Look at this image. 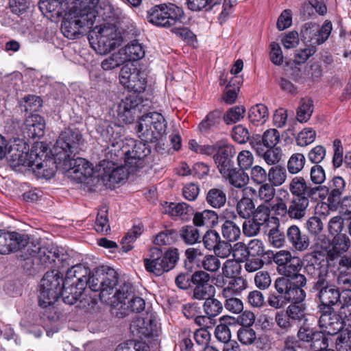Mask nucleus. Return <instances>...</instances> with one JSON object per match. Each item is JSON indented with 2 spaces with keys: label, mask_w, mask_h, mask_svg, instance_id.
<instances>
[{
  "label": "nucleus",
  "mask_w": 351,
  "mask_h": 351,
  "mask_svg": "<svg viewBox=\"0 0 351 351\" xmlns=\"http://www.w3.org/2000/svg\"><path fill=\"white\" fill-rule=\"evenodd\" d=\"M91 47L99 54H106L119 47L123 38L117 27L112 24L95 27L88 35Z\"/></svg>",
  "instance_id": "obj_1"
},
{
  "label": "nucleus",
  "mask_w": 351,
  "mask_h": 351,
  "mask_svg": "<svg viewBox=\"0 0 351 351\" xmlns=\"http://www.w3.org/2000/svg\"><path fill=\"white\" fill-rule=\"evenodd\" d=\"M14 139V143L10 145L8 151V162L12 167L25 166L31 167L33 170H40L47 166V162L40 161L41 158L37 152L34 150L28 152V145L24 139Z\"/></svg>",
  "instance_id": "obj_2"
},
{
  "label": "nucleus",
  "mask_w": 351,
  "mask_h": 351,
  "mask_svg": "<svg viewBox=\"0 0 351 351\" xmlns=\"http://www.w3.org/2000/svg\"><path fill=\"white\" fill-rule=\"evenodd\" d=\"M184 18L182 8L172 3L155 5L147 12V16L150 23L166 28L182 25Z\"/></svg>",
  "instance_id": "obj_3"
},
{
  "label": "nucleus",
  "mask_w": 351,
  "mask_h": 351,
  "mask_svg": "<svg viewBox=\"0 0 351 351\" xmlns=\"http://www.w3.org/2000/svg\"><path fill=\"white\" fill-rule=\"evenodd\" d=\"M84 139L77 129L66 128L62 131L51 149L54 157L52 162L69 158L79 152Z\"/></svg>",
  "instance_id": "obj_4"
},
{
  "label": "nucleus",
  "mask_w": 351,
  "mask_h": 351,
  "mask_svg": "<svg viewBox=\"0 0 351 351\" xmlns=\"http://www.w3.org/2000/svg\"><path fill=\"white\" fill-rule=\"evenodd\" d=\"M179 260L178 249L167 250L165 253L158 247L149 250V258L144 259V265L147 271L156 276H161L173 269Z\"/></svg>",
  "instance_id": "obj_5"
},
{
  "label": "nucleus",
  "mask_w": 351,
  "mask_h": 351,
  "mask_svg": "<svg viewBox=\"0 0 351 351\" xmlns=\"http://www.w3.org/2000/svg\"><path fill=\"white\" fill-rule=\"evenodd\" d=\"M64 280L58 270L46 272L41 279L38 304L42 308L53 305L59 298Z\"/></svg>",
  "instance_id": "obj_6"
},
{
  "label": "nucleus",
  "mask_w": 351,
  "mask_h": 351,
  "mask_svg": "<svg viewBox=\"0 0 351 351\" xmlns=\"http://www.w3.org/2000/svg\"><path fill=\"white\" fill-rule=\"evenodd\" d=\"M119 282L117 271L108 266L96 268L89 278V288L99 292L100 300L104 302L108 299Z\"/></svg>",
  "instance_id": "obj_7"
},
{
  "label": "nucleus",
  "mask_w": 351,
  "mask_h": 351,
  "mask_svg": "<svg viewBox=\"0 0 351 351\" xmlns=\"http://www.w3.org/2000/svg\"><path fill=\"white\" fill-rule=\"evenodd\" d=\"M166 128L164 117L160 113L151 112L141 117L137 132L141 140L156 143L165 133Z\"/></svg>",
  "instance_id": "obj_8"
},
{
  "label": "nucleus",
  "mask_w": 351,
  "mask_h": 351,
  "mask_svg": "<svg viewBox=\"0 0 351 351\" xmlns=\"http://www.w3.org/2000/svg\"><path fill=\"white\" fill-rule=\"evenodd\" d=\"M332 29L330 21L326 20L321 27L314 22L306 23L301 29V40L311 47L322 45L328 38Z\"/></svg>",
  "instance_id": "obj_9"
},
{
  "label": "nucleus",
  "mask_w": 351,
  "mask_h": 351,
  "mask_svg": "<svg viewBox=\"0 0 351 351\" xmlns=\"http://www.w3.org/2000/svg\"><path fill=\"white\" fill-rule=\"evenodd\" d=\"M143 141H136L134 139L128 141L125 145L121 147V154L124 155L125 166L131 169L140 168L143 167V159L147 156L150 152V148Z\"/></svg>",
  "instance_id": "obj_10"
},
{
  "label": "nucleus",
  "mask_w": 351,
  "mask_h": 351,
  "mask_svg": "<svg viewBox=\"0 0 351 351\" xmlns=\"http://www.w3.org/2000/svg\"><path fill=\"white\" fill-rule=\"evenodd\" d=\"M61 30L64 36L69 39H75L83 34L82 29L84 27H91L94 20L86 19L84 15L79 14L77 12L69 9L63 15Z\"/></svg>",
  "instance_id": "obj_11"
},
{
  "label": "nucleus",
  "mask_w": 351,
  "mask_h": 351,
  "mask_svg": "<svg viewBox=\"0 0 351 351\" xmlns=\"http://www.w3.org/2000/svg\"><path fill=\"white\" fill-rule=\"evenodd\" d=\"M312 291L316 293L317 309L334 308L340 301L339 288L331 282L330 278L318 285H313Z\"/></svg>",
  "instance_id": "obj_12"
},
{
  "label": "nucleus",
  "mask_w": 351,
  "mask_h": 351,
  "mask_svg": "<svg viewBox=\"0 0 351 351\" xmlns=\"http://www.w3.org/2000/svg\"><path fill=\"white\" fill-rule=\"evenodd\" d=\"M274 291H270L267 302L274 309H283L291 302L295 300L293 295L291 284L285 280V277H278L274 282Z\"/></svg>",
  "instance_id": "obj_13"
},
{
  "label": "nucleus",
  "mask_w": 351,
  "mask_h": 351,
  "mask_svg": "<svg viewBox=\"0 0 351 351\" xmlns=\"http://www.w3.org/2000/svg\"><path fill=\"white\" fill-rule=\"evenodd\" d=\"M52 164H56V167H62L70 177L81 182L93 174L91 165L86 160L80 157L74 158L71 156L69 158L52 162Z\"/></svg>",
  "instance_id": "obj_14"
},
{
  "label": "nucleus",
  "mask_w": 351,
  "mask_h": 351,
  "mask_svg": "<svg viewBox=\"0 0 351 351\" xmlns=\"http://www.w3.org/2000/svg\"><path fill=\"white\" fill-rule=\"evenodd\" d=\"M273 261L277 265V271L285 278L295 275L303 266V263L298 256H293L290 251L285 250L274 254Z\"/></svg>",
  "instance_id": "obj_15"
},
{
  "label": "nucleus",
  "mask_w": 351,
  "mask_h": 351,
  "mask_svg": "<svg viewBox=\"0 0 351 351\" xmlns=\"http://www.w3.org/2000/svg\"><path fill=\"white\" fill-rule=\"evenodd\" d=\"M317 313L319 315L318 326L323 335H334L343 328V321L334 308L317 309Z\"/></svg>",
  "instance_id": "obj_16"
},
{
  "label": "nucleus",
  "mask_w": 351,
  "mask_h": 351,
  "mask_svg": "<svg viewBox=\"0 0 351 351\" xmlns=\"http://www.w3.org/2000/svg\"><path fill=\"white\" fill-rule=\"evenodd\" d=\"M28 243V235L0 230V254H8L21 250Z\"/></svg>",
  "instance_id": "obj_17"
},
{
  "label": "nucleus",
  "mask_w": 351,
  "mask_h": 351,
  "mask_svg": "<svg viewBox=\"0 0 351 351\" xmlns=\"http://www.w3.org/2000/svg\"><path fill=\"white\" fill-rule=\"evenodd\" d=\"M306 264L304 271L306 274L314 279L313 285H318L330 278L328 267L324 260H320L315 254L306 256Z\"/></svg>",
  "instance_id": "obj_18"
},
{
  "label": "nucleus",
  "mask_w": 351,
  "mask_h": 351,
  "mask_svg": "<svg viewBox=\"0 0 351 351\" xmlns=\"http://www.w3.org/2000/svg\"><path fill=\"white\" fill-rule=\"evenodd\" d=\"M236 154L233 145L220 141L217 144V151L213 155V159L221 174L226 173L228 170L234 167L233 158Z\"/></svg>",
  "instance_id": "obj_19"
},
{
  "label": "nucleus",
  "mask_w": 351,
  "mask_h": 351,
  "mask_svg": "<svg viewBox=\"0 0 351 351\" xmlns=\"http://www.w3.org/2000/svg\"><path fill=\"white\" fill-rule=\"evenodd\" d=\"M348 221L341 216H335L330 219L328 223V231L335 236L334 241L338 245L339 250L346 252L350 246V239L346 234Z\"/></svg>",
  "instance_id": "obj_20"
},
{
  "label": "nucleus",
  "mask_w": 351,
  "mask_h": 351,
  "mask_svg": "<svg viewBox=\"0 0 351 351\" xmlns=\"http://www.w3.org/2000/svg\"><path fill=\"white\" fill-rule=\"evenodd\" d=\"M202 242L206 249L213 251L218 256L225 258L230 255L231 245L221 240L215 230H207L202 237Z\"/></svg>",
  "instance_id": "obj_21"
},
{
  "label": "nucleus",
  "mask_w": 351,
  "mask_h": 351,
  "mask_svg": "<svg viewBox=\"0 0 351 351\" xmlns=\"http://www.w3.org/2000/svg\"><path fill=\"white\" fill-rule=\"evenodd\" d=\"M130 330L134 336L143 339L156 335L157 326L152 315L145 317H137L130 324Z\"/></svg>",
  "instance_id": "obj_22"
},
{
  "label": "nucleus",
  "mask_w": 351,
  "mask_h": 351,
  "mask_svg": "<svg viewBox=\"0 0 351 351\" xmlns=\"http://www.w3.org/2000/svg\"><path fill=\"white\" fill-rule=\"evenodd\" d=\"M45 121L39 114H31L24 121L22 126L23 138L25 139L40 138L44 135Z\"/></svg>",
  "instance_id": "obj_23"
},
{
  "label": "nucleus",
  "mask_w": 351,
  "mask_h": 351,
  "mask_svg": "<svg viewBox=\"0 0 351 351\" xmlns=\"http://www.w3.org/2000/svg\"><path fill=\"white\" fill-rule=\"evenodd\" d=\"M139 100L135 95H130L118 104L117 112L120 120L125 123L134 121L136 110H139Z\"/></svg>",
  "instance_id": "obj_24"
},
{
  "label": "nucleus",
  "mask_w": 351,
  "mask_h": 351,
  "mask_svg": "<svg viewBox=\"0 0 351 351\" xmlns=\"http://www.w3.org/2000/svg\"><path fill=\"white\" fill-rule=\"evenodd\" d=\"M88 267L84 264H77L69 269L66 274L65 279L69 285H76L85 289L89 286V278L91 276Z\"/></svg>",
  "instance_id": "obj_25"
},
{
  "label": "nucleus",
  "mask_w": 351,
  "mask_h": 351,
  "mask_svg": "<svg viewBox=\"0 0 351 351\" xmlns=\"http://www.w3.org/2000/svg\"><path fill=\"white\" fill-rule=\"evenodd\" d=\"M286 237L291 247L295 251L304 252L310 245L308 236L302 232L296 225H292L287 228Z\"/></svg>",
  "instance_id": "obj_26"
},
{
  "label": "nucleus",
  "mask_w": 351,
  "mask_h": 351,
  "mask_svg": "<svg viewBox=\"0 0 351 351\" xmlns=\"http://www.w3.org/2000/svg\"><path fill=\"white\" fill-rule=\"evenodd\" d=\"M134 295V289L132 285L123 283L112 296L105 299L104 302L119 311L123 307V303H127Z\"/></svg>",
  "instance_id": "obj_27"
},
{
  "label": "nucleus",
  "mask_w": 351,
  "mask_h": 351,
  "mask_svg": "<svg viewBox=\"0 0 351 351\" xmlns=\"http://www.w3.org/2000/svg\"><path fill=\"white\" fill-rule=\"evenodd\" d=\"M69 3L68 0H41L39 8L44 14H50L49 17L57 19L69 9Z\"/></svg>",
  "instance_id": "obj_28"
},
{
  "label": "nucleus",
  "mask_w": 351,
  "mask_h": 351,
  "mask_svg": "<svg viewBox=\"0 0 351 351\" xmlns=\"http://www.w3.org/2000/svg\"><path fill=\"white\" fill-rule=\"evenodd\" d=\"M310 201L305 196L293 197L289 202V217L302 221L307 215Z\"/></svg>",
  "instance_id": "obj_29"
},
{
  "label": "nucleus",
  "mask_w": 351,
  "mask_h": 351,
  "mask_svg": "<svg viewBox=\"0 0 351 351\" xmlns=\"http://www.w3.org/2000/svg\"><path fill=\"white\" fill-rule=\"evenodd\" d=\"M69 9L77 12L79 14L84 15L86 19L95 20L97 12L96 8L99 0H71Z\"/></svg>",
  "instance_id": "obj_30"
},
{
  "label": "nucleus",
  "mask_w": 351,
  "mask_h": 351,
  "mask_svg": "<svg viewBox=\"0 0 351 351\" xmlns=\"http://www.w3.org/2000/svg\"><path fill=\"white\" fill-rule=\"evenodd\" d=\"M221 176L231 186L238 189L245 186L250 180L247 173L244 170L235 167L228 170L226 173H222Z\"/></svg>",
  "instance_id": "obj_31"
},
{
  "label": "nucleus",
  "mask_w": 351,
  "mask_h": 351,
  "mask_svg": "<svg viewBox=\"0 0 351 351\" xmlns=\"http://www.w3.org/2000/svg\"><path fill=\"white\" fill-rule=\"evenodd\" d=\"M298 339L305 343H316L321 341L324 347L328 346L327 341L322 332L308 326H301L297 333Z\"/></svg>",
  "instance_id": "obj_32"
},
{
  "label": "nucleus",
  "mask_w": 351,
  "mask_h": 351,
  "mask_svg": "<svg viewBox=\"0 0 351 351\" xmlns=\"http://www.w3.org/2000/svg\"><path fill=\"white\" fill-rule=\"evenodd\" d=\"M85 289L76 285H69L64 280V284L60 293L62 300L65 304L72 305L82 296Z\"/></svg>",
  "instance_id": "obj_33"
},
{
  "label": "nucleus",
  "mask_w": 351,
  "mask_h": 351,
  "mask_svg": "<svg viewBox=\"0 0 351 351\" xmlns=\"http://www.w3.org/2000/svg\"><path fill=\"white\" fill-rule=\"evenodd\" d=\"M285 280L291 284L292 294L297 300H304L306 298V292L302 289L306 285V278L304 275L298 272L295 275L285 278Z\"/></svg>",
  "instance_id": "obj_34"
},
{
  "label": "nucleus",
  "mask_w": 351,
  "mask_h": 351,
  "mask_svg": "<svg viewBox=\"0 0 351 351\" xmlns=\"http://www.w3.org/2000/svg\"><path fill=\"white\" fill-rule=\"evenodd\" d=\"M224 285L225 287L223 289L221 294L223 298H228L245 289L247 282L242 276L238 275L224 283Z\"/></svg>",
  "instance_id": "obj_35"
},
{
  "label": "nucleus",
  "mask_w": 351,
  "mask_h": 351,
  "mask_svg": "<svg viewBox=\"0 0 351 351\" xmlns=\"http://www.w3.org/2000/svg\"><path fill=\"white\" fill-rule=\"evenodd\" d=\"M303 300H293L285 311L291 321L300 322L303 320L306 321V305L302 304Z\"/></svg>",
  "instance_id": "obj_36"
},
{
  "label": "nucleus",
  "mask_w": 351,
  "mask_h": 351,
  "mask_svg": "<svg viewBox=\"0 0 351 351\" xmlns=\"http://www.w3.org/2000/svg\"><path fill=\"white\" fill-rule=\"evenodd\" d=\"M123 307L116 313L117 317H124L130 312L140 313L143 311L145 306V300L138 296L134 295L127 303H123Z\"/></svg>",
  "instance_id": "obj_37"
},
{
  "label": "nucleus",
  "mask_w": 351,
  "mask_h": 351,
  "mask_svg": "<svg viewBox=\"0 0 351 351\" xmlns=\"http://www.w3.org/2000/svg\"><path fill=\"white\" fill-rule=\"evenodd\" d=\"M221 232L226 242L237 241L241 236L239 226L232 220L226 219L221 226Z\"/></svg>",
  "instance_id": "obj_38"
},
{
  "label": "nucleus",
  "mask_w": 351,
  "mask_h": 351,
  "mask_svg": "<svg viewBox=\"0 0 351 351\" xmlns=\"http://www.w3.org/2000/svg\"><path fill=\"white\" fill-rule=\"evenodd\" d=\"M219 217L216 212L204 210L194 215L193 222L195 226H215L218 223Z\"/></svg>",
  "instance_id": "obj_39"
},
{
  "label": "nucleus",
  "mask_w": 351,
  "mask_h": 351,
  "mask_svg": "<svg viewBox=\"0 0 351 351\" xmlns=\"http://www.w3.org/2000/svg\"><path fill=\"white\" fill-rule=\"evenodd\" d=\"M122 55L126 58V61H135L145 56V51L141 45L136 40L128 43L124 48L120 49Z\"/></svg>",
  "instance_id": "obj_40"
},
{
  "label": "nucleus",
  "mask_w": 351,
  "mask_h": 351,
  "mask_svg": "<svg viewBox=\"0 0 351 351\" xmlns=\"http://www.w3.org/2000/svg\"><path fill=\"white\" fill-rule=\"evenodd\" d=\"M256 206L254 199L243 194L242 197L237 202L236 210L238 215L243 219H249L252 217Z\"/></svg>",
  "instance_id": "obj_41"
},
{
  "label": "nucleus",
  "mask_w": 351,
  "mask_h": 351,
  "mask_svg": "<svg viewBox=\"0 0 351 351\" xmlns=\"http://www.w3.org/2000/svg\"><path fill=\"white\" fill-rule=\"evenodd\" d=\"M345 186L346 182L341 177H335L330 186L331 191L328 194V201L334 204L339 203L341 197L345 191Z\"/></svg>",
  "instance_id": "obj_42"
},
{
  "label": "nucleus",
  "mask_w": 351,
  "mask_h": 351,
  "mask_svg": "<svg viewBox=\"0 0 351 351\" xmlns=\"http://www.w3.org/2000/svg\"><path fill=\"white\" fill-rule=\"evenodd\" d=\"M206 200L213 208H220L226 202V195L222 189L213 188L208 191Z\"/></svg>",
  "instance_id": "obj_43"
},
{
  "label": "nucleus",
  "mask_w": 351,
  "mask_h": 351,
  "mask_svg": "<svg viewBox=\"0 0 351 351\" xmlns=\"http://www.w3.org/2000/svg\"><path fill=\"white\" fill-rule=\"evenodd\" d=\"M147 81L142 74L137 69H133V75L127 84L125 86L130 91L134 93H143L146 88Z\"/></svg>",
  "instance_id": "obj_44"
},
{
  "label": "nucleus",
  "mask_w": 351,
  "mask_h": 351,
  "mask_svg": "<svg viewBox=\"0 0 351 351\" xmlns=\"http://www.w3.org/2000/svg\"><path fill=\"white\" fill-rule=\"evenodd\" d=\"M221 4V0H186L189 10L195 12L210 11Z\"/></svg>",
  "instance_id": "obj_45"
},
{
  "label": "nucleus",
  "mask_w": 351,
  "mask_h": 351,
  "mask_svg": "<svg viewBox=\"0 0 351 351\" xmlns=\"http://www.w3.org/2000/svg\"><path fill=\"white\" fill-rule=\"evenodd\" d=\"M268 117V110L265 105L258 104L252 106L248 114L250 121L254 124L263 123Z\"/></svg>",
  "instance_id": "obj_46"
},
{
  "label": "nucleus",
  "mask_w": 351,
  "mask_h": 351,
  "mask_svg": "<svg viewBox=\"0 0 351 351\" xmlns=\"http://www.w3.org/2000/svg\"><path fill=\"white\" fill-rule=\"evenodd\" d=\"M287 170L281 165H275L268 172V181L275 186L282 185L287 179Z\"/></svg>",
  "instance_id": "obj_47"
},
{
  "label": "nucleus",
  "mask_w": 351,
  "mask_h": 351,
  "mask_svg": "<svg viewBox=\"0 0 351 351\" xmlns=\"http://www.w3.org/2000/svg\"><path fill=\"white\" fill-rule=\"evenodd\" d=\"M181 239L187 245H193L199 242V230L193 226H183L180 230Z\"/></svg>",
  "instance_id": "obj_48"
},
{
  "label": "nucleus",
  "mask_w": 351,
  "mask_h": 351,
  "mask_svg": "<svg viewBox=\"0 0 351 351\" xmlns=\"http://www.w3.org/2000/svg\"><path fill=\"white\" fill-rule=\"evenodd\" d=\"M308 184V183L304 178L295 176L289 183V191L295 197L305 196Z\"/></svg>",
  "instance_id": "obj_49"
},
{
  "label": "nucleus",
  "mask_w": 351,
  "mask_h": 351,
  "mask_svg": "<svg viewBox=\"0 0 351 351\" xmlns=\"http://www.w3.org/2000/svg\"><path fill=\"white\" fill-rule=\"evenodd\" d=\"M220 123L219 112L208 113L204 119L199 124V130L202 133H207L215 128Z\"/></svg>",
  "instance_id": "obj_50"
},
{
  "label": "nucleus",
  "mask_w": 351,
  "mask_h": 351,
  "mask_svg": "<svg viewBox=\"0 0 351 351\" xmlns=\"http://www.w3.org/2000/svg\"><path fill=\"white\" fill-rule=\"evenodd\" d=\"M313 112V101L310 99H302L297 110V119L301 123L306 122Z\"/></svg>",
  "instance_id": "obj_51"
},
{
  "label": "nucleus",
  "mask_w": 351,
  "mask_h": 351,
  "mask_svg": "<svg viewBox=\"0 0 351 351\" xmlns=\"http://www.w3.org/2000/svg\"><path fill=\"white\" fill-rule=\"evenodd\" d=\"M125 62L126 58L122 55V52L119 49L117 52L104 59L101 63V66L104 70L109 71L120 66Z\"/></svg>",
  "instance_id": "obj_52"
},
{
  "label": "nucleus",
  "mask_w": 351,
  "mask_h": 351,
  "mask_svg": "<svg viewBox=\"0 0 351 351\" xmlns=\"http://www.w3.org/2000/svg\"><path fill=\"white\" fill-rule=\"evenodd\" d=\"M306 163V158L301 153L293 154L288 160L287 169L291 174H296L300 172Z\"/></svg>",
  "instance_id": "obj_53"
},
{
  "label": "nucleus",
  "mask_w": 351,
  "mask_h": 351,
  "mask_svg": "<svg viewBox=\"0 0 351 351\" xmlns=\"http://www.w3.org/2000/svg\"><path fill=\"white\" fill-rule=\"evenodd\" d=\"M258 189V198L263 202L262 204L269 203L275 197L276 189L274 185L269 182L260 184Z\"/></svg>",
  "instance_id": "obj_54"
},
{
  "label": "nucleus",
  "mask_w": 351,
  "mask_h": 351,
  "mask_svg": "<svg viewBox=\"0 0 351 351\" xmlns=\"http://www.w3.org/2000/svg\"><path fill=\"white\" fill-rule=\"evenodd\" d=\"M274 320L277 326L283 333L289 332L293 328L294 323L285 311H277L275 314Z\"/></svg>",
  "instance_id": "obj_55"
},
{
  "label": "nucleus",
  "mask_w": 351,
  "mask_h": 351,
  "mask_svg": "<svg viewBox=\"0 0 351 351\" xmlns=\"http://www.w3.org/2000/svg\"><path fill=\"white\" fill-rule=\"evenodd\" d=\"M203 307L208 318L218 315L223 309V305L218 300L210 297L205 300Z\"/></svg>",
  "instance_id": "obj_56"
},
{
  "label": "nucleus",
  "mask_w": 351,
  "mask_h": 351,
  "mask_svg": "<svg viewBox=\"0 0 351 351\" xmlns=\"http://www.w3.org/2000/svg\"><path fill=\"white\" fill-rule=\"evenodd\" d=\"M142 233L141 228L137 226L128 232L125 236L122 239L121 244L123 252H127L133 248L132 243L140 236Z\"/></svg>",
  "instance_id": "obj_57"
},
{
  "label": "nucleus",
  "mask_w": 351,
  "mask_h": 351,
  "mask_svg": "<svg viewBox=\"0 0 351 351\" xmlns=\"http://www.w3.org/2000/svg\"><path fill=\"white\" fill-rule=\"evenodd\" d=\"M271 209L266 204H261L256 208L252 215V218L261 226L269 221Z\"/></svg>",
  "instance_id": "obj_58"
},
{
  "label": "nucleus",
  "mask_w": 351,
  "mask_h": 351,
  "mask_svg": "<svg viewBox=\"0 0 351 351\" xmlns=\"http://www.w3.org/2000/svg\"><path fill=\"white\" fill-rule=\"evenodd\" d=\"M95 229L98 232H106L107 233L110 228L108 218V210L106 207H103L99 210Z\"/></svg>",
  "instance_id": "obj_59"
},
{
  "label": "nucleus",
  "mask_w": 351,
  "mask_h": 351,
  "mask_svg": "<svg viewBox=\"0 0 351 351\" xmlns=\"http://www.w3.org/2000/svg\"><path fill=\"white\" fill-rule=\"evenodd\" d=\"M217 142L215 145H200L195 140L192 139L189 142V149L196 153L207 156L214 155L217 151Z\"/></svg>",
  "instance_id": "obj_60"
},
{
  "label": "nucleus",
  "mask_w": 351,
  "mask_h": 351,
  "mask_svg": "<svg viewBox=\"0 0 351 351\" xmlns=\"http://www.w3.org/2000/svg\"><path fill=\"white\" fill-rule=\"evenodd\" d=\"M43 106V100L36 95H28L23 98V101L21 103V106L26 112H37Z\"/></svg>",
  "instance_id": "obj_61"
},
{
  "label": "nucleus",
  "mask_w": 351,
  "mask_h": 351,
  "mask_svg": "<svg viewBox=\"0 0 351 351\" xmlns=\"http://www.w3.org/2000/svg\"><path fill=\"white\" fill-rule=\"evenodd\" d=\"M230 253L238 263L244 262L249 257L247 245L242 242L236 243L233 246L231 245Z\"/></svg>",
  "instance_id": "obj_62"
},
{
  "label": "nucleus",
  "mask_w": 351,
  "mask_h": 351,
  "mask_svg": "<svg viewBox=\"0 0 351 351\" xmlns=\"http://www.w3.org/2000/svg\"><path fill=\"white\" fill-rule=\"evenodd\" d=\"M237 337L242 344L251 345L256 339V335L252 328L242 326L237 332Z\"/></svg>",
  "instance_id": "obj_63"
},
{
  "label": "nucleus",
  "mask_w": 351,
  "mask_h": 351,
  "mask_svg": "<svg viewBox=\"0 0 351 351\" xmlns=\"http://www.w3.org/2000/svg\"><path fill=\"white\" fill-rule=\"evenodd\" d=\"M266 148L275 147L280 140V133L276 129H269L261 137Z\"/></svg>",
  "instance_id": "obj_64"
}]
</instances>
